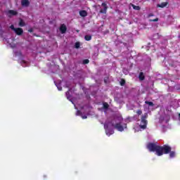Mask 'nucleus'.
<instances>
[{
    "instance_id": "1",
    "label": "nucleus",
    "mask_w": 180,
    "mask_h": 180,
    "mask_svg": "<svg viewBox=\"0 0 180 180\" xmlns=\"http://www.w3.org/2000/svg\"><path fill=\"white\" fill-rule=\"evenodd\" d=\"M147 149L150 153H156V155L161 157L164 154H169L171 146L164 145L163 146H158L155 143H148L146 146Z\"/></svg>"
},
{
    "instance_id": "2",
    "label": "nucleus",
    "mask_w": 180,
    "mask_h": 180,
    "mask_svg": "<svg viewBox=\"0 0 180 180\" xmlns=\"http://www.w3.org/2000/svg\"><path fill=\"white\" fill-rule=\"evenodd\" d=\"M148 117V115L147 113H145L141 118V124L139 125V127L141 129H143V130L147 129V124L148 122L146 119H147Z\"/></svg>"
},
{
    "instance_id": "3",
    "label": "nucleus",
    "mask_w": 180,
    "mask_h": 180,
    "mask_svg": "<svg viewBox=\"0 0 180 180\" xmlns=\"http://www.w3.org/2000/svg\"><path fill=\"white\" fill-rule=\"evenodd\" d=\"M112 127H114V129H116L117 130H118V131H123V130H124V128L123 127V126H122V124L120 123H117V124H112Z\"/></svg>"
},
{
    "instance_id": "4",
    "label": "nucleus",
    "mask_w": 180,
    "mask_h": 180,
    "mask_svg": "<svg viewBox=\"0 0 180 180\" xmlns=\"http://www.w3.org/2000/svg\"><path fill=\"white\" fill-rule=\"evenodd\" d=\"M104 129L105 130L107 136H110L111 134H113V133H115V131L110 129L109 126L106 124H104Z\"/></svg>"
},
{
    "instance_id": "5",
    "label": "nucleus",
    "mask_w": 180,
    "mask_h": 180,
    "mask_svg": "<svg viewBox=\"0 0 180 180\" xmlns=\"http://www.w3.org/2000/svg\"><path fill=\"white\" fill-rule=\"evenodd\" d=\"M8 18H11L12 16H16L18 15V11L14 10H9L7 13Z\"/></svg>"
},
{
    "instance_id": "6",
    "label": "nucleus",
    "mask_w": 180,
    "mask_h": 180,
    "mask_svg": "<svg viewBox=\"0 0 180 180\" xmlns=\"http://www.w3.org/2000/svg\"><path fill=\"white\" fill-rule=\"evenodd\" d=\"M101 6H103V9L100 10V13H106L108 11V5L106 3H102Z\"/></svg>"
},
{
    "instance_id": "7",
    "label": "nucleus",
    "mask_w": 180,
    "mask_h": 180,
    "mask_svg": "<svg viewBox=\"0 0 180 180\" xmlns=\"http://www.w3.org/2000/svg\"><path fill=\"white\" fill-rule=\"evenodd\" d=\"M14 32L17 36H22V34H23V29L20 27L15 28Z\"/></svg>"
},
{
    "instance_id": "8",
    "label": "nucleus",
    "mask_w": 180,
    "mask_h": 180,
    "mask_svg": "<svg viewBox=\"0 0 180 180\" xmlns=\"http://www.w3.org/2000/svg\"><path fill=\"white\" fill-rule=\"evenodd\" d=\"M60 32L62 33V34H64V33L67 32V26H65L64 24L61 25L60 27Z\"/></svg>"
},
{
    "instance_id": "9",
    "label": "nucleus",
    "mask_w": 180,
    "mask_h": 180,
    "mask_svg": "<svg viewBox=\"0 0 180 180\" xmlns=\"http://www.w3.org/2000/svg\"><path fill=\"white\" fill-rule=\"evenodd\" d=\"M21 5L22 6H29L30 5V1H29V0H22Z\"/></svg>"
},
{
    "instance_id": "10",
    "label": "nucleus",
    "mask_w": 180,
    "mask_h": 180,
    "mask_svg": "<svg viewBox=\"0 0 180 180\" xmlns=\"http://www.w3.org/2000/svg\"><path fill=\"white\" fill-rule=\"evenodd\" d=\"M79 15L82 16V18H85L88 16V12H86L85 10L80 11Z\"/></svg>"
},
{
    "instance_id": "11",
    "label": "nucleus",
    "mask_w": 180,
    "mask_h": 180,
    "mask_svg": "<svg viewBox=\"0 0 180 180\" xmlns=\"http://www.w3.org/2000/svg\"><path fill=\"white\" fill-rule=\"evenodd\" d=\"M168 5V2H162L160 4H158V8H165Z\"/></svg>"
},
{
    "instance_id": "12",
    "label": "nucleus",
    "mask_w": 180,
    "mask_h": 180,
    "mask_svg": "<svg viewBox=\"0 0 180 180\" xmlns=\"http://www.w3.org/2000/svg\"><path fill=\"white\" fill-rule=\"evenodd\" d=\"M139 78L140 81H144V79H146V76H144V73L143 72H141L139 73Z\"/></svg>"
},
{
    "instance_id": "13",
    "label": "nucleus",
    "mask_w": 180,
    "mask_h": 180,
    "mask_svg": "<svg viewBox=\"0 0 180 180\" xmlns=\"http://www.w3.org/2000/svg\"><path fill=\"white\" fill-rule=\"evenodd\" d=\"M171 150H172V148L170 147V151L169 152V157L170 158H174V157H175V151H171Z\"/></svg>"
},
{
    "instance_id": "14",
    "label": "nucleus",
    "mask_w": 180,
    "mask_h": 180,
    "mask_svg": "<svg viewBox=\"0 0 180 180\" xmlns=\"http://www.w3.org/2000/svg\"><path fill=\"white\" fill-rule=\"evenodd\" d=\"M84 39L86 40V41H89L92 40V36L85 35L84 36Z\"/></svg>"
},
{
    "instance_id": "15",
    "label": "nucleus",
    "mask_w": 180,
    "mask_h": 180,
    "mask_svg": "<svg viewBox=\"0 0 180 180\" xmlns=\"http://www.w3.org/2000/svg\"><path fill=\"white\" fill-rule=\"evenodd\" d=\"M131 6H132L133 9H134V11H140V9H141V8H140V6H136L134 4H131Z\"/></svg>"
},
{
    "instance_id": "16",
    "label": "nucleus",
    "mask_w": 180,
    "mask_h": 180,
    "mask_svg": "<svg viewBox=\"0 0 180 180\" xmlns=\"http://www.w3.org/2000/svg\"><path fill=\"white\" fill-rule=\"evenodd\" d=\"M103 109H109V104L108 103H103Z\"/></svg>"
},
{
    "instance_id": "17",
    "label": "nucleus",
    "mask_w": 180,
    "mask_h": 180,
    "mask_svg": "<svg viewBox=\"0 0 180 180\" xmlns=\"http://www.w3.org/2000/svg\"><path fill=\"white\" fill-rule=\"evenodd\" d=\"M25 22L23 21V20L20 19V22H19V26H20L21 27H23V26H25Z\"/></svg>"
},
{
    "instance_id": "18",
    "label": "nucleus",
    "mask_w": 180,
    "mask_h": 180,
    "mask_svg": "<svg viewBox=\"0 0 180 180\" xmlns=\"http://www.w3.org/2000/svg\"><path fill=\"white\" fill-rule=\"evenodd\" d=\"M120 84L121 86H124V85L126 84V80H124V79H122Z\"/></svg>"
},
{
    "instance_id": "19",
    "label": "nucleus",
    "mask_w": 180,
    "mask_h": 180,
    "mask_svg": "<svg viewBox=\"0 0 180 180\" xmlns=\"http://www.w3.org/2000/svg\"><path fill=\"white\" fill-rule=\"evenodd\" d=\"M145 103L146 105H148L149 106H154V103H153L151 101H145Z\"/></svg>"
},
{
    "instance_id": "20",
    "label": "nucleus",
    "mask_w": 180,
    "mask_h": 180,
    "mask_svg": "<svg viewBox=\"0 0 180 180\" xmlns=\"http://www.w3.org/2000/svg\"><path fill=\"white\" fill-rule=\"evenodd\" d=\"M81 46V43L79 41H77L75 44V49H79V46Z\"/></svg>"
},
{
    "instance_id": "21",
    "label": "nucleus",
    "mask_w": 180,
    "mask_h": 180,
    "mask_svg": "<svg viewBox=\"0 0 180 180\" xmlns=\"http://www.w3.org/2000/svg\"><path fill=\"white\" fill-rule=\"evenodd\" d=\"M82 64L85 65V64H89V59H84L82 61Z\"/></svg>"
},
{
    "instance_id": "22",
    "label": "nucleus",
    "mask_w": 180,
    "mask_h": 180,
    "mask_svg": "<svg viewBox=\"0 0 180 180\" xmlns=\"http://www.w3.org/2000/svg\"><path fill=\"white\" fill-rule=\"evenodd\" d=\"M149 22H158V18H156L155 19H150Z\"/></svg>"
},
{
    "instance_id": "23",
    "label": "nucleus",
    "mask_w": 180,
    "mask_h": 180,
    "mask_svg": "<svg viewBox=\"0 0 180 180\" xmlns=\"http://www.w3.org/2000/svg\"><path fill=\"white\" fill-rule=\"evenodd\" d=\"M136 113H137V115H140L143 113V111H141V110H138Z\"/></svg>"
},
{
    "instance_id": "24",
    "label": "nucleus",
    "mask_w": 180,
    "mask_h": 180,
    "mask_svg": "<svg viewBox=\"0 0 180 180\" xmlns=\"http://www.w3.org/2000/svg\"><path fill=\"white\" fill-rule=\"evenodd\" d=\"M11 30H13L15 32V30H16V28H15V26H13V25H11Z\"/></svg>"
},
{
    "instance_id": "25",
    "label": "nucleus",
    "mask_w": 180,
    "mask_h": 180,
    "mask_svg": "<svg viewBox=\"0 0 180 180\" xmlns=\"http://www.w3.org/2000/svg\"><path fill=\"white\" fill-rule=\"evenodd\" d=\"M82 112H81V110H77V115L79 116V115H82Z\"/></svg>"
},
{
    "instance_id": "26",
    "label": "nucleus",
    "mask_w": 180,
    "mask_h": 180,
    "mask_svg": "<svg viewBox=\"0 0 180 180\" xmlns=\"http://www.w3.org/2000/svg\"><path fill=\"white\" fill-rule=\"evenodd\" d=\"M66 96H67V98H70V91H68L66 92Z\"/></svg>"
},
{
    "instance_id": "27",
    "label": "nucleus",
    "mask_w": 180,
    "mask_h": 180,
    "mask_svg": "<svg viewBox=\"0 0 180 180\" xmlns=\"http://www.w3.org/2000/svg\"><path fill=\"white\" fill-rule=\"evenodd\" d=\"M153 16H154V14H153V13H149V14L148 15V18H151V17H153Z\"/></svg>"
},
{
    "instance_id": "28",
    "label": "nucleus",
    "mask_w": 180,
    "mask_h": 180,
    "mask_svg": "<svg viewBox=\"0 0 180 180\" xmlns=\"http://www.w3.org/2000/svg\"><path fill=\"white\" fill-rule=\"evenodd\" d=\"M28 32L30 33H33V28H31V29L28 30Z\"/></svg>"
},
{
    "instance_id": "29",
    "label": "nucleus",
    "mask_w": 180,
    "mask_h": 180,
    "mask_svg": "<svg viewBox=\"0 0 180 180\" xmlns=\"http://www.w3.org/2000/svg\"><path fill=\"white\" fill-rule=\"evenodd\" d=\"M86 118H87L86 115L82 116V119H86Z\"/></svg>"
},
{
    "instance_id": "30",
    "label": "nucleus",
    "mask_w": 180,
    "mask_h": 180,
    "mask_svg": "<svg viewBox=\"0 0 180 180\" xmlns=\"http://www.w3.org/2000/svg\"><path fill=\"white\" fill-rule=\"evenodd\" d=\"M58 89L59 91H61V89H63L62 87H58Z\"/></svg>"
},
{
    "instance_id": "31",
    "label": "nucleus",
    "mask_w": 180,
    "mask_h": 180,
    "mask_svg": "<svg viewBox=\"0 0 180 180\" xmlns=\"http://www.w3.org/2000/svg\"><path fill=\"white\" fill-rule=\"evenodd\" d=\"M22 63L25 64L26 62L25 60H22Z\"/></svg>"
},
{
    "instance_id": "32",
    "label": "nucleus",
    "mask_w": 180,
    "mask_h": 180,
    "mask_svg": "<svg viewBox=\"0 0 180 180\" xmlns=\"http://www.w3.org/2000/svg\"><path fill=\"white\" fill-rule=\"evenodd\" d=\"M0 29H1V25H0Z\"/></svg>"
}]
</instances>
